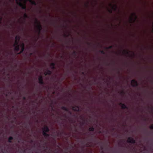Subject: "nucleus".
Masks as SVG:
<instances>
[{"label": "nucleus", "mask_w": 153, "mask_h": 153, "mask_svg": "<svg viewBox=\"0 0 153 153\" xmlns=\"http://www.w3.org/2000/svg\"><path fill=\"white\" fill-rule=\"evenodd\" d=\"M91 135L92 136L91 137V138L89 140H84L81 141V143L83 145L85 146L86 147L90 146V143L91 142H93L94 145L96 146L99 145L101 146H102L103 144V142L102 141H100L99 140L93 138L94 136L93 134H91Z\"/></svg>", "instance_id": "f257e3e1"}, {"label": "nucleus", "mask_w": 153, "mask_h": 153, "mask_svg": "<svg viewBox=\"0 0 153 153\" xmlns=\"http://www.w3.org/2000/svg\"><path fill=\"white\" fill-rule=\"evenodd\" d=\"M35 23L36 24V28L39 33H40L42 29V26L41 25L40 22L37 19H36Z\"/></svg>", "instance_id": "f03ea898"}, {"label": "nucleus", "mask_w": 153, "mask_h": 153, "mask_svg": "<svg viewBox=\"0 0 153 153\" xmlns=\"http://www.w3.org/2000/svg\"><path fill=\"white\" fill-rule=\"evenodd\" d=\"M16 4H18L23 9L26 10V6L25 4H23L21 2V0H19L20 2H19L17 0H16Z\"/></svg>", "instance_id": "7ed1b4c3"}, {"label": "nucleus", "mask_w": 153, "mask_h": 153, "mask_svg": "<svg viewBox=\"0 0 153 153\" xmlns=\"http://www.w3.org/2000/svg\"><path fill=\"white\" fill-rule=\"evenodd\" d=\"M127 142L130 143L134 144L136 143V141L133 138L129 137L127 140Z\"/></svg>", "instance_id": "20e7f679"}, {"label": "nucleus", "mask_w": 153, "mask_h": 153, "mask_svg": "<svg viewBox=\"0 0 153 153\" xmlns=\"http://www.w3.org/2000/svg\"><path fill=\"white\" fill-rule=\"evenodd\" d=\"M37 142L39 146L40 145H42L43 146H44L46 143V142H45L43 138L41 139Z\"/></svg>", "instance_id": "39448f33"}, {"label": "nucleus", "mask_w": 153, "mask_h": 153, "mask_svg": "<svg viewBox=\"0 0 153 153\" xmlns=\"http://www.w3.org/2000/svg\"><path fill=\"white\" fill-rule=\"evenodd\" d=\"M131 83L132 86L133 87L138 86V84L137 81L135 79H132L131 81Z\"/></svg>", "instance_id": "423d86ee"}, {"label": "nucleus", "mask_w": 153, "mask_h": 153, "mask_svg": "<svg viewBox=\"0 0 153 153\" xmlns=\"http://www.w3.org/2000/svg\"><path fill=\"white\" fill-rule=\"evenodd\" d=\"M43 130V133L45 132V133H47V132H48L50 131V129L48 128V127L47 126H45L42 129Z\"/></svg>", "instance_id": "0eeeda50"}, {"label": "nucleus", "mask_w": 153, "mask_h": 153, "mask_svg": "<svg viewBox=\"0 0 153 153\" xmlns=\"http://www.w3.org/2000/svg\"><path fill=\"white\" fill-rule=\"evenodd\" d=\"M39 82L41 85H44V82L43 81V77L42 76H40L38 78Z\"/></svg>", "instance_id": "6e6552de"}, {"label": "nucleus", "mask_w": 153, "mask_h": 153, "mask_svg": "<svg viewBox=\"0 0 153 153\" xmlns=\"http://www.w3.org/2000/svg\"><path fill=\"white\" fill-rule=\"evenodd\" d=\"M72 109L73 110L75 111H79V107L77 105L72 106Z\"/></svg>", "instance_id": "1a4fd4ad"}, {"label": "nucleus", "mask_w": 153, "mask_h": 153, "mask_svg": "<svg viewBox=\"0 0 153 153\" xmlns=\"http://www.w3.org/2000/svg\"><path fill=\"white\" fill-rule=\"evenodd\" d=\"M119 105L121 106V108L123 109H128V108L126 106V105L124 103H120Z\"/></svg>", "instance_id": "9d476101"}, {"label": "nucleus", "mask_w": 153, "mask_h": 153, "mask_svg": "<svg viewBox=\"0 0 153 153\" xmlns=\"http://www.w3.org/2000/svg\"><path fill=\"white\" fill-rule=\"evenodd\" d=\"M61 109L64 110L65 111H68L70 114H71V113L70 111H69V110L68 108H66L65 106H62L61 107Z\"/></svg>", "instance_id": "9b49d317"}, {"label": "nucleus", "mask_w": 153, "mask_h": 153, "mask_svg": "<svg viewBox=\"0 0 153 153\" xmlns=\"http://www.w3.org/2000/svg\"><path fill=\"white\" fill-rule=\"evenodd\" d=\"M131 16H132L130 18V19L131 20V21H132V20H133V16H134L135 17V18H134V20H135L137 19V16L135 14V13H132V14H131Z\"/></svg>", "instance_id": "f8f14e48"}, {"label": "nucleus", "mask_w": 153, "mask_h": 153, "mask_svg": "<svg viewBox=\"0 0 153 153\" xmlns=\"http://www.w3.org/2000/svg\"><path fill=\"white\" fill-rule=\"evenodd\" d=\"M55 63L54 62H52L50 64V66L51 68L53 70H54L55 69Z\"/></svg>", "instance_id": "ddd939ff"}, {"label": "nucleus", "mask_w": 153, "mask_h": 153, "mask_svg": "<svg viewBox=\"0 0 153 153\" xmlns=\"http://www.w3.org/2000/svg\"><path fill=\"white\" fill-rule=\"evenodd\" d=\"M14 47V50L16 51H18L19 50V46H13Z\"/></svg>", "instance_id": "4468645a"}, {"label": "nucleus", "mask_w": 153, "mask_h": 153, "mask_svg": "<svg viewBox=\"0 0 153 153\" xmlns=\"http://www.w3.org/2000/svg\"><path fill=\"white\" fill-rule=\"evenodd\" d=\"M29 2H30L31 4L34 5H36V4L34 1L33 0H28Z\"/></svg>", "instance_id": "2eb2a0df"}, {"label": "nucleus", "mask_w": 153, "mask_h": 153, "mask_svg": "<svg viewBox=\"0 0 153 153\" xmlns=\"http://www.w3.org/2000/svg\"><path fill=\"white\" fill-rule=\"evenodd\" d=\"M43 135L45 137V138L48 137L50 136L49 134L45 133V132H43Z\"/></svg>", "instance_id": "dca6fc26"}, {"label": "nucleus", "mask_w": 153, "mask_h": 153, "mask_svg": "<svg viewBox=\"0 0 153 153\" xmlns=\"http://www.w3.org/2000/svg\"><path fill=\"white\" fill-rule=\"evenodd\" d=\"M19 41L17 40H15L14 44L13 45V46H20V45L19 44Z\"/></svg>", "instance_id": "f3484780"}, {"label": "nucleus", "mask_w": 153, "mask_h": 153, "mask_svg": "<svg viewBox=\"0 0 153 153\" xmlns=\"http://www.w3.org/2000/svg\"><path fill=\"white\" fill-rule=\"evenodd\" d=\"M13 138L12 137H9L8 139V142L10 143H12V140H13Z\"/></svg>", "instance_id": "a211bd4d"}, {"label": "nucleus", "mask_w": 153, "mask_h": 153, "mask_svg": "<svg viewBox=\"0 0 153 153\" xmlns=\"http://www.w3.org/2000/svg\"><path fill=\"white\" fill-rule=\"evenodd\" d=\"M110 5L111 6L112 9L114 10H115L117 8V5L116 4H114L113 6H112V4H111Z\"/></svg>", "instance_id": "6ab92c4d"}, {"label": "nucleus", "mask_w": 153, "mask_h": 153, "mask_svg": "<svg viewBox=\"0 0 153 153\" xmlns=\"http://www.w3.org/2000/svg\"><path fill=\"white\" fill-rule=\"evenodd\" d=\"M24 141L25 140L24 139H22L21 138H20L18 142L19 143H20V142H21L22 143L24 144Z\"/></svg>", "instance_id": "aec40b11"}, {"label": "nucleus", "mask_w": 153, "mask_h": 153, "mask_svg": "<svg viewBox=\"0 0 153 153\" xmlns=\"http://www.w3.org/2000/svg\"><path fill=\"white\" fill-rule=\"evenodd\" d=\"M46 71H47V74H48V75H51V74H52L51 71L49 70L48 69H47L46 70Z\"/></svg>", "instance_id": "412c9836"}, {"label": "nucleus", "mask_w": 153, "mask_h": 153, "mask_svg": "<svg viewBox=\"0 0 153 153\" xmlns=\"http://www.w3.org/2000/svg\"><path fill=\"white\" fill-rule=\"evenodd\" d=\"M24 50L25 49H24L23 48H21L20 51L19 53H18L17 54H21L24 51Z\"/></svg>", "instance_id": "4be33fe9"}, {"label": "nucleus", "mask_w": 153, "mask_h": 153, "mask_svg": "<svg viewBox=\"0 0 153 153\" xmlns=\"http://www.w3.org/2000/svg\"><path fill=\"white\" fill-rule=\"evenodd\" d=\"M89 130L90 131H94V128L93 127H90L89 128Z\"/></svg>", "instance_id": "5701e85b"}, {"label": "nucleus", "mask_w": 153, "mask_h": 153, "mask_svg": "<svg viewBox=\"0 0 153 153\" xmlns=\"http://www.w3.org/2000/svg\"><path fill=\"white\" fill-rule=\"evenodd\" d=\"M20 39V37L19 36H16L15 37V39L19 41Z\"/></svg>", "instance_id": "b1692460"}, {"label": "nucleus", "mask_w": 153, "mask_h": 153, "mask_svg": "<svg viewBox=\"0 0 153 153\" xmlns=\"http://www.w3.org/2000/svg\"><path fill=\"white\" fill-rule=\"evenodd\" d=\"M20 46L21 48H23L24 49H25V44L23 43H22L21 44Z\"/></svg>", "instance_id": "393cba45"}, {"label": "nucleus", "mask_w": 153, "mask_h": 153, "mask_svg": "<svg viewBox=\"0 0 153 153\" xmlns=\"http://www.w3.org/2000/svg\"><path fill=\"white\" fill-rule=\"evenodd\" d=\"M113 48V46L112 45H111L108 47H106V48L107 49H109L112 48Z\"/></svg>", "instance_id": "a878e982"}, {"label": "nucleus", "mask_w": 153, "mask_h": 153, "mask_svg": "<svg viewBox=\"0 0 153 153\" xmlns=\"http://www.w3.org/2000/svg\"><path fill=\"white\" fill-rule=\"evenodd\" d=\"M24 17L25 18H29L27 14L26 13H25L24 15Z\"/></svg>", "instance_id": "bb28decb"}, {"label": "nucleus", "mask_w": 153, "mask_h": 153, "mask_svg": "<svg viewBox=\"0 0 153 153\" xmlns=\"http://www.w3.org/2000/svg\"><path fill=\"white\" fill-rule=\"evenodd\" d=\"M123 52H124L127 54H129V51H126V50H123Z\"/></svg>", "instance_id": "cd10ccee"}, {"label": "nucleus", "mask_w": 153, "mask_h": 153, "mask_svg": "<svg viewBox=\"0 0 153 153\" xmlns=\"http://www.w3.org/2000/svg\"><path fill=\"white\" fill-rule=\"evenodd\" d=\"M99 51L102 54H105V52L103 50H100Z\"/></svg>", "instance_id": "c85d7f7f"}, {"label": "nucleus", "mask_w": 153, "mask_h": 153, "mask_svg": "<svg viewBox=\"0 0 153 153\" xmlns=\"http://www.w3.org/2000/svg\"><path fill=\"white\" fill-rule=\"evenodd\" d=\"M151 129H153V124L152 125L149 127Z\"/></svg>", "instance_id": "c756f323"}, {"label": "nucleus", "mask_w": 153, "mask_h": 153, "mask_svg": "<svg viewBox=\"0 0 153 153\" xmlns=\"http://www.w3.org/2000/svg\"><path fill=\"white\" fill-rule=\"evenodd\" d=\"M120 93L121 94H125V92L123 90V91H122L121 92H120Z\"/></svg>", "instance_id": "7c9ffc66"}, {"label": "nucleus", "mask_w": 153, "mask_h": 153, "mask_svg": "<svg viewBox=\"0 0 153 153\" xmlns=\"http://www.w3.org/2000/svg\"><path fill=\"white\" fill-rule=\"evenodd\" d=\"M34 142V141L33 140H30V143H33Z\"/></svg>", "instance_id": "2f4dec72"}, {"label": "nucleus", "mask_w": 153, "mask_h": 153, "mask_svg": "<svg viewBox=\"0 0 153 153\" xmlns=\"http://www.w3.org/2000/svg\"><path fill=\"white\" fill-rule=\"evenodd\" d=\"M108 11V12L110 13H112V10L111 9H109Z\"/></svg>", "instance_id": "473e14b6"}, {"label": "nucleus", "mask_w": 153, "mask_h": 153, "mask_svg": "<svg viewBox=\"0 0 153 153\" xmlns=\"http://www.w3.org/2000/svg\"><path fill=\"white\" fill-rule=\"evenodd\" d=\"M73 54H75L76 56V52L75 51H74L73 52Z\"/></svg>", "instance_id": "72a5a7b5"}, {"label": "nucleus", "mask_w": 153, "mask_h": 153, "mask_svg": "<svg viewBox=\"0 0 153 153\" xmlns=\"http://www.w3.org/2000/svg\"><path fill=\"white\" fill-rule=\"evenodd\" d=\"M44 74L45 75V76H46L47 75H48V74H47V72L46 71H45V72H44Z\"/></svg>", "instance_id": "f704fd0d"}, {"label": "nucleus", "mask_w": 153, "mask_h": 153, "mask_svg": "<svg viewBox=\"0 0 153 153\" xmlns=\"http://www.w3.org/2000/svg\"><path fill=\"white\" fill-rule=\"evenodd\" d=\"M23 100H25L26 99V97H23Z\"/></svg>", "instance_id": "c9c22d12"}, {"label": "nucleus", "mask_w": 153, "mask_h": 153, "mask_svg": "<svg viewBox=\"0 0 153 153\" xmlns=\"http://www.w3.org/2000/svg\"><path fill=\"white\" fill-rule=\"evenodd\" d=\"M68 35H67V34H64V36L65 37H68Z\"/></svg>", "instance_id": "e433bc0d"}, {"label": "nucleus", "mask_w": 153, "mask_h": 153, "mask_svg": "<svg viewBox=\"0 0 153 153\" xmlns=\"http://www.w3.org/2000/svg\"><path fill=\"white\" fill-rule=\"evenodd\" d=\"M32 54H33V53H30L29 55H30V56H31V55H32Z\"/></svg>", "instance_id": "4c0bfd02"}, {"label": "nucleus", "mask_w": 153, "mask_h": 153, "mask_svg": "<svg viewBox=\"0 0 153 153\" xmlns=\"http://www.w3.org/2000/svg\"><path fill=\"white\" fill-rule=\"evenodd\" d=\"M121 141H122V140H121L120 141V142L119 143V145H121L120 143H121Z\"/></svg>", "instance_id": "58836bf2"}, {"label": "nucleus", "mask_w": 153, "mask_h": 153, "mask_svg": "<svg viewBox=\"0 0 153 153\" xmlns=\"http://www.w3.org/2000/svg\"><path fill=\"white\" fill-rule=\"evenodd\" d=\"M25 1V2H26V1H29V0H24Z\"/></svg>", "instance_id": "ea45409f"}, {"label": "nucleus", "mask_w": 153, "mask_h": 153, "mask_svg": "<svg viewBox=\"0 0 153 153\" xmlns=\"http://www.w3.org/2000/svg\"><path fill=\"white\" fill-rule=\"evenodd\" d=\"M87 44H88L89 45H90V44H89V43H88V42H87Z\"/></svg>", "instance_id": "a19ab883"}, {"label": "nucleus", "mask_w": 153, "mask_h": 153, "mask_svg": "<svg viewBox=\"0 0 153 153\" xmlns=\"http://www.w3.org/2000/svg\"><path fill=\"white\" fill-rule=\"evenodd\" d=\"M82 74H84V72H82Z\"/></svg>", "instance_id": "79ce46f5"}, {"label": "nucleus", "mask_w": 153, "mask_h": 153, "mask_svg": "<svg viewBox=\"0 0 153 153\" xmlns=\"http://www.w3.org/2000/svg\"><path fill=\"white\" fill-rule=\"evenodd\" d=\"M113 130H114V128H113Z\"/></svg>", "instance_id": "37998d69"}, {"label": "nucleus", "mask_w": 153, "mask_h": 153, "mask_svg": "<svg viewBox=\"0 0 153 153\" xmlns=\"http://www.w3.org/2000/svg\"><path fill=\"white\" fill-rule=\"evenodd\" d=\"M0 153H4V152H1Z\"/></svg>", "instance_id": "c03bdc74"}, {"label": "nucleus", "mask_w": 153, "mask_h": 153, "mask_svg": "<svg viewBox=\"0 0 153 153\" xmlns=\"http://www.w3.org/2000/svg\"><path fill=\"white\" fill-rule=\"evenodd\" d=\"M101 153H104V152H102Z\"/></svg>", "instance_id": "a18cd8bd"}, {"label": "nucleus", "mask_w": 153, "mask_h": 153, "mask_svg": "<svg viewBox=\"0 0 153 153\" xmlns=\"http://www.w3.org/2000/svg\"><path fill=\"white\" fill-rule=\"evenodd\" d=\"M54 153H56H56H55V152H54Z\"/></svg>", "instance_id": "49530a36"}, {"label": "nucleus", "mask_w": 153, "mask_h": 153, "mask_svg": "<svg viewBox=\"0 0 153 153\" xmlns=\"http://www.w3.org/2000/svg\"><path fill=\"white\" fill-rule=\"evenodd\" d=\"M65 153H68L67 152H65Z\"/></svg>", "instance_id": "de8ad7c7"}, {"label": "nucleus", "mask_w": 153, "mask_h": 153, "mask_svg": "<svg viewBox=\"0 0 153 153\" xmlns=\"http://www.w3.org/2000/svg\"><path fill=\"white\" fill-rule=\"evenodd\" d=\"M74 153H75V152H74Z\"/></svg>", "instance_id": "09e8293b"}]
</instances>
